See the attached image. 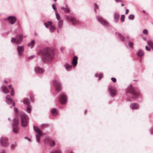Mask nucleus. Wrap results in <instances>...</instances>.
<instances>
[{
	"label": "nucleus",
	"mask_w": 153,
	"mask_h": 153,
	"mask_svg": "<svg viewBox=\"0 0 153 153\" xmlns=\"http://www.w3.org/2000/svg\"><path fill=\"white\" fill-rule=\"evenodd\" d=\"M16 144H12L11 146V149H14L16 147Z\"/></svg>",
	"instance_id": "nucleus-42"
},
{
	"label": "nucleus",
	"mask_w": 153,
	"mask_h": 153,
	"mask_svg": "<svg viewBox=\"0 0 153 153\" xmlns=\"http://www.w3.org/2000/svg\"><path fill=\"white\" fill-rule=\"evenodd\" d=\"M11 85H10V89H11V92L10 93V95L12 96H13L15 94L14 89L13 88H11Z\"/></svg>",
	"instance_id": "nucleus-31"
},
{
	"label": "nucleus",
	"mask_w": 153,
	"mask_h": 153,
	"mask_svg": "<svg viewBox=\"0 0 153 153\" xmlns=\"http://www.w3.org/2000/svg\"><path fill=\"white\" fill-rule=\"evenodd\" d=\"M143 13H145V12H146L145 11V10H143Z\"/></svg>",
	"instance_id": "nucleus-64"
},
{
	"label": "nucleus",
	"mask_w": 153,
	"mask_h": 153,
	"mask_svg": "<svg viewBox=\"0 0 153 153\" xmlns=\"http://www.w3.org/2000/svg\"><path fill=\"white\" fill-rule=\"evenodd\" d=\"M8 140L6 137H1L0 139V144L3 147H6L8 145Z\"/></svg>",
	"instance_id": "nucleus-10"
},
{
	"label": "nucleus",
	"mask_w": 153,
	"mask_h": 153,
	"mask_svg": "<svg viewBox=\"0 0 153 153\" xmlns=\"http://www.w3.org/2000/svg\"><path fill=\"white\" fill-rule=\"evenodd\" d=\"M19 120L18 118H15L14 119L12 125L13 132L15 134L17 133L19 130Z\"/></svg>",
	"instance_id": "nucleus-5"
},
{
	"label": "nucleus",
	"mask_w": 153,
	"mask_h": 153,
	"mask_svg": "<svg viewBox=\"0 0 153 153\" xmlns=\"http://www.w3.org/2000/svg\"><path fill=\"white\" fill-rule=\"evenodd\" d=\"M21 117V123L22 126H27L28 123V117L25 113L24 112H21L20 114Z\"/></svg>",
	"instance_id": "nucleus-3"
},
{
	"label": "nucleus",
	"mask_w": 153,
	"mask_h": 153,
	"mask_svg": "<svg viewBox=\"0 0 153 153\" xmlns=\"http://www.w3.org/2000/svg\"><path fill=\"white\" fill-rule=\"evenodd\" d=\"M103 75L101 73H100L99 74V78H102L103 77Z\"/></svg>",
	"instance_id": "nucleus-50"
},
{
	"label": "nucleus",
	"mask_w": 153,
	"mask_h": 153,
	"mask_svg": "<svg viewBox=\"0 0 153 153\" xmlns=\"http://www.w3.org/2000/svg\"><path fill=\"white\" fill-rule=\"evenodd\" d=\"M128 46L130 48H133V42L129 41L128 42Z\"/></svg>",
	"instance_id": "nucleus-38"
},
{
	"label": "nucleus",
	"mask_w": 153,
	"mask_h": 153,
	"mask_svg": "<svg viewBox=\"0 0 153 153\" xmlns=\"http://www.w3.org/2000/svg\"><path fill=\"white\" fill-rule=\"evenodd\" d=\"M94 7L95 8H96L97 9L99 8L98 6L95 3L94 4Z\"/></svg>",
	"instance_id": "nucleus-51"
},
{
	"label": "nucleus",
	"mask_w": 153,
	"mask_h": 153,
	"mask_svg": "<svg viewBox=\"0 0 153 153\" xmlns=\"http://www.w3.org/2000/svg\"><path fill=\"white\" fill-rule=\"evenodd\" d=\"M17 21V18L16 16H10V24H14Z\"/></svg>",
	"instance_id": "nucleus-16"
},
{
	"label": "nucleus",
	"mask_w": 153,
	"mask_h": 153,
	"mask_svg": "<svg viewBox=\"0 0 153 153\" xmlns=\"http://www.w3.org/2000/svg\"><path fill=\"white\" fill-rule=\"evenodd\" d=\"M40 51L42 55L43 60L45 62L51 61L54 56V51L48 47L41 50Z\"/></svg>",
	"instance_id": "nucleus-1"
},
{
	"label": "nucleus",
	"mask_w": 153,
	"mask_h": 153,
	"mask_svg": "<svg viewBox=\"0 0 153 153\" xmlns=\"http://www.w3.org/2000/svg\"><path fill=\"white\" fill-rule=\"evenodd\" d=\"M65 5V7H61V8L62 10H65V9H66V4Z\"/></svg>",
	"instance_id": "nucleus-54"
},
{
	"label": "nucleus",
	"mask_w": 153,
	"mask_h": 153,
	"mask_svg": "<svg viewBox=\"0 0 153 153\" xmlns=\"http://www.w3.org/2000/svg\"><path fill=\"white\" fill-rule=\"evenodd\" d=\"M44 25L46 28H48L49 27L48 25L46 23H44Z\"/></svg>",
	"instance_id": "nucleus-52"
},
{
	"label": "nucleus",
	"mask_w": 153,
	"mask_h": 153,
	"mask_svg": "<svg viewBox=\"0 0 153 153\" xmlns=\"http://www.w3.org/2000/svg\"><path fill=\"white\" fill-rule=\"evenodd\" d=\"M125 19V16L124 15H122L121 17V21L122 22L124 21Z\"/></svg>",
	"instance_id": "nucleus-39"
},
{
	"label": "nucleus",
	"mask_w": 153,
	"mask_h": 153,
	"mask_svg": "<svg viewBox=\"0 0 153 153\" xmlns=\"http://www.w3.org/2000/svg\"><path fill=\"white\" fill-rule=\"evenodd\" d=\"M147 43L149 46L153 49V41L152 40H149L147 41Z\"/></svg>",
	"instance_id": "nucleus-27"
},
{
	"label": "nucleus",
	"mask_w": 153,
	"mask_h": 153,
	"mask_svg": "<svg viewBox=\"0 0 153 153\" xmlns=\"http://www.w3.org/2000/svg\"><path fill=\"white\" fill-rule=\"evenodd\" d=\"M65 67L66 69L68 71H70L72 68V65L68 63H66L65 64Z\"/></svg>",
	"instance_id": "nucleus-23"
},
{
	"label": "nucleus",
	"mask_w": 153,
	"mask_h": 153,
	"mask_svg": "<svg viewBox=\"0 0 153 153\" xmlns=\"http://www.w3.org/2000/svg\"><path fill=\"white\" fill-rule=\"evenodd\" d=\"M23 102L25 104L28 105H30V102L29 99L27 98H25L23 100Z\"/></svg>",
	"instance_id": "nucleus-22"
},
{
	"label": "nucleus",
	"mask_w": 153,
	"mask_h": 153,
	"mask_svg": "<svg viewBox=\"0 0 153 153\" xmlns=\"http://www.w3.org/2000/svg\"><path fill=\"white\" fill-rule=\"evenodd\" d=\"M49 144L51 146L53 147L55 145V141L53 140H52L51 143H50Z\"/></svg>",
	"instance_id": "nucleus-36"
},
{
	"label": "nucleus",
	"mask_w": 153,
	"mask_h": 153,
	"mask_svg": "<svg viewBox=\"0 0 153 153\" xmlns=\"http://www.w3.org/2000/svg\"><path fill=\"white\" fill-rule=\"evenodd\" d=\"M18 54L19 56H22L24 51V47L23 46H18L17 48Z\"/></svg>",
	"instance_id": "nucleus-13"
},
{
	"label": "nucleus",
	"mask_w": 153,
	"mask_h": 153,
	"mask_svg": "<svg viewBox=\"0 0 153 153\" xmlns=\"http://www.w3.org/2000/svg\"><path fill=\"white\" fill-rule=\"evenodd\" d=\"M53 85L56 88L55 89V91H59L61 89L62 85L60 82L56 79H53L52 81Z\"/></svg>",
	"instance_id": "nucleus-8"
},
{
	"label": "nucleus",
	"mask_w": 153,
	"mask_h": 153,
	"mask_svg": "<svg viewBox=\"0 0 153 153\" xmlns=\"http://www.w3.org/2000/svg\"><path fill=\"white\" fill-rule=\"evenodd\" d=\"M59 100L62 104L66 103L67 102V98L65 93H62L59 97Z\"/></svg>",
	"instance_id": "nucleus-11"
},
{
	"label": "nucleus",
	"mask_w": 153,
	"mask_h": 153,
	"mask_svg": "<svg viewBox=\"0 0 153 153\" xmlns=\"http://www.w3.org/2000/svg\"><path fill=\"white\" fill-rule=\"evenodd\" d=\"M78 57L77 56H74L72 62V64L74 66H76L77 63Z\"/></svg>",
	"instance_id": "nucleus-18"
},
{
	"label": "nucleus",
	"mask_w": 153,
	"mask_h": 153,
	"mask_svg": "<svg viewBox=\"0 0 153 153\" xmlns=\"http://www.w3.org/2000/svg\"><path fill=\"white\" fill-rule=\"evenodd\" d=\"M52 139L50 137H47L44 139V142L45 144H50Z\"/></svg>",
	"instance_id": "nucleus-21"
},
{
	"label": "nucleus",
	"mask_w": 153,
	"mask_h": 153,
	"mask_svg": "<svg viewBox=\"0 0 153 153\" xmlns=\"http://www.w3.org/2000/svg\"><path fill=\"white\" fill-rule=\"evenodd\" d=\"M143 34L145 35H147L148 34V31L146 29H144L143 31Z\"/></svg>",
	"instance_id": "nucleus-41"
},
{
	"label": "nucleus",
	"mask_w": 153,
	"mask_h": 153,
	"mask_svg": "<svg viewBox=\"0 0 153 153\" xmlns=\"http://www.w3.org/2000/svg\"><path fill=\"white\" fill-rule=\"evenodd\" d=\"M146 49L147 51H150V48L149 47H148L147 46H146Z\"/></svg>",
	"instance_id": "nucleus-49"
},
{
	"label": "nucleus",
	"mask_w": 153,
	"mask_h": 153,
	"mask_svg": "<svg viewBox=\"0 0 153 153\" xmlns=\"http://www.w3.org/2000/svg\"><path fill=\"white\" fill-rule=\"evenodd\" d=\"M55 14L56 16V17L57 20L59 21H60V17L59 15V14L58 13L57 11H55Z\"/></svg>",
	"instance_id": "nucleus-34"
},
{
	"label": "nucleus",
	"mask_w": 153,
	"mask_h": 153,
	"mask_svg": "<svg viewBox=\"0 0 153 153\" xmlns=\"http://www.w3.org/2000/svg\"><path fill=\"white\" fill-rule=\"evenodd\" d=\"M52 8H53V9L55 11L56 10V6H55V4H53L52 5Z\"/></svg>",
	"instance_id": "nucleus-46"
},
{
	"label": "nucleus",
	"mask_w": 153,
	"mask_h": 153,
	"mask_svg": "<svg viewBox=\"0 0 153 153\" xmlns=\"http://www.w3.org/2000/svg\"><path fill=\"white\" fill-rule=\"evenodd\" d=\"M52 153H62V152L59 150H56L52 152Z\"/></svg>",
	"instance_id": "nucleus-40"
},
{
	"label": "nucleus",
	"mask_w": 153,
	"mask_h": 153,
	"mask_svg": "<svg viewBox=\"0 0 153 153\" xmlns=\"http://www.w3.org/2000/svg\"><path fill=\"white\" fill-rule=\"evenodd\" d=\"M130 108L133 110L138 109L139 108V106L137 104L134 103L130 105Z\"/></svg>",
	"instance_id": "nucleus-15"
},
{
	"label": "nucleus",
	"mask_w": 153,
	"mask_h": 153,
	"mask_svg": "<svg viewBox=\"0 0 153 153\" xmlns=\"http://www.w3.org/2000/svg\"><path fill=\"white\" fill-rule=\"evenodd\" d=\"M33 128L34 130L36 132V141L38 143H39L40 137L42 136V132L39 128L37 126H34Z\"/></svg>",
	"instance_id": "nucleus-4"
},
{
	"label": "nucleus",
	"mask_w": 153,
	"mask_h": 153,
	"mask_svg": "<svg viewBox=\"0 0 153 153\" xmlns=\"http://www.w3.org/2000/svg\"><path fill=\"white\" fill-rule=\"evenodd\" d=\"M48 126V125L47 124H43L41 125V127L42 128L43 127H47Z\"/></svg>",
	"instance_id": "nucleus-43"
},
{
	"label": "nucleus",
	"mask_w": 153,
	"mask_h": 153,
	"mask_svg": "<svg viewBox=\"0 0 153 153\" xmlns=\"http://www.w3.org/2000/svg\"><path fill=\"white\" fill-rule=\"evenodd\" d=\"M120 15L118 13H115L114 14V20L115 22H117L119 18Z\"/></svg>",
	"instance_id": "nucleus-19"
},
{
	"label": "nucleus",
	"mask_w": 153,
	"mask_h": 153,
	"mask_svg": "<svg viewBox=\"0 0 153 153\" xmlns=\"http://www.w3.org/2000/svg\"><path fill=\"white\" fill-rule=\"evenodd\" d=\"M129 12V10L128 9H127L126 10L125 14H127Z\"/></svg>",
	"instance_id": "nucleus-56"
},
{
	"label": "nucleus",
	"mask_w": 153,
	"mask_h": 153,
	"mask_svg": "<svg viewBox=\"0 0 153 153\" xmlns=\"http://www.w3.org/2000/svg\"><path fill=\"white\" fill-rule=\"evenodd\" d=\"M126 94L128 100H130V98L138 97L140 95V92L137 88H134L131 85L126 89Z\"/></svg>",
	"instance_id": "nucleus-2"
},
{
	"label": "nucleus",
	"mask_w": 153,
	"mask_h": 153,
	"mask_svg": "<svg viewBox=\"0 0 153 153\" xmlns=\"http://www.w3.org/2000/svg\"><path fill=\"white\" fill-rule=\"evenodd\" d=\"M5 151L4 150H2L1 152H0V153H5Z\"/></svg>",
	"instance_id": "nucleus-59"
},
{
	"label": "nucleus",
	"mask_w": 153,
	"mask_h": 153,
	"mask_svg": "<svg viewBox=\"0 0 153 153\" xmlns=\"http://www.w3.org/2000/svg\"><path fill=\"white\" fill-rule=\"evenodd\" d=\"M35 73L38 74H41L44 72V70L39 67H37L35 68Z\"/></svg>",
	"instance_id": "nucleus-14"
},
{
	"label": "nucleus",
	"mask_w": 153,
	"mask_h": 153,
	"mask_svg": "<svg viewBox=\"0 0 153 153\" xmlns=\"http://www.w3.org/2000/svg\"><path fill=\"white\" fill-rule=\"evenodd\" d=\"M117 33V35H118V37H119V39L121 40L122 41H124L125 40V38L119 33Z\"/></svg>",
	"instance_id": "nucleus-28"
},
{
	"label": "nucleus",
	"mask_w": 153,
	"mask_h": 153,
	"mask_svg": "<svg viewBox=\"0 0 153 153\" xmlns=\"http://www.w3.org/2000/svg\"><path fill=\"white\" fill-rule=\"evenodd\" d=\"M53 115L55 116L58 113V111L57 109L56 108H53L51 110V111Z\"/></svg>",
	"instance_id": "nucleus-20"
},
{
	"label": "nucleus",
	"mask_w": 153,
	"mask_h": 153,
	"mask_svg": "<svg viewBox=\"0 0 153 153\" xmlns=\"http://www.w3.org/2000/svg\"><path fill=\"white\" fill-rule=\"evenodd\" d=\"M6 19L7 20L8 22H10V16H9L8 17L7 19H6V18L4 19L5 20H6Z\"/></svg>",
	"instance_id": "nucleus-53"
},
{
	"label": "nucleus",
	"mask_w": 153,
	"mask_h": 153,
	"mask_svg": "<svg viewBox=\"0 0 153 153\" xmlns=\"http://www.w3.org/2000/svg\"><path fill=\"white\" fill-rule=\"evenodd\" d=\"M8 33H9V32H7L6 33H5L4 34H2V36H5V35H8Z\"/></svg>",
	"instance_id": "nucleus-58"
},
{
	"label": "nucleus",
	"mask_w": 153,
	"mask_h": 153,
	"mask_svg": "<svg viewBox=\"0 0 153 153\" xmlns=\"http://www.w3.org/2000/svg\"><path fill=\"white\" fill-rule=\"evenodd\" d=\"M35 57V56H34V55L31 56H29V57H28V59H31L34 58Z\"/></svg>",
	"instance_id": "nucleus-48"
},
{
	"label": "nucleus",
	"mask_w": 153,
	"mask_h": 153,
	"mask_svg": "<svg viewBox=\"0 0 153 153\" xmlns=\"http://www.w3.org/2000/svg\"><path fill=\"white\" fill-rule=\"evenodd\" d=\"M96 18L97 21L104 26H107L109 25L108 22L104 19L101 16H97Z\"/></svg>",
	"instance_id": "nucleus-7"
},
{
	"label": "nucleus",
	"mask_w": 153,
	"mask_h": 153,
	"mask_svg": "<svg viewBox=\"0 0 153 153\" xmlns=\"http://www.w3.org/2000/svg\"><path fill=\"white\" fill-rule=\"evenodd\" d=\"M108 89L110 96L112 97H114L117 93L116 89L111 86H108Z\"/></svg>",
	"instance_id": "nucleus-12"
},
{
	"label": "nucleus",
	"mask_w": 153,
	"mask_h": 153,
	"mask_svg": "<svg viewBox=\"0 0 153 153\" xmlns=\"http://www.w3.org/2000/svg\"><path fill=\"white\" fill-rule=\"evenodd\" d=\"M137 55L138 56L141 57L144 55V53L142 50H140L138 51V52H137Z\"/></svg>",
	"instance_id": "nucleus-24"
},
{
	"label": "nucleus",
	"mask_w": 153,
	"mask_h": 153,
	"mask_svg": "<svg viewBox=\"0 0 153 153\" xmlns=\"http://www.w3.org/2000/svg\"><path fill=\"white\" fill-rule=\"evenodd\" d=\"M6 102L8 104H10V95H7L6 97Z\"/></svg>",
	"instance_id": "nucleus-29"
},
{
	"label": "nucleus",
	"mask_w": 153,
	"mask_h": 153,
	"mask_svg": "<svg viewBox=\"0 0 153 153\" xmlns=\"http://www.w3.org/2000/svg\"><path fill=\"white\" fill-rule=\"evenodd\" d=\"M66 9H65L64 10V12L65 13H70V10L69 8L68 7L67 5V4H66Z\"/></svg>",
	"instance_id": "nucleus-32"
},
{
	"label": "nucleus",
	"mask_w": 153,
	"mask_h": 153,
	"mask_svg": "<svg viewBox=\"0 0 153 153\" xmlns=\"http://www.w3.org/2000/svg\"><path fill=\"white\" fill-rule=\"evenodd\" d=\"M14 111L15 113L18 112V110L17 109V108L15 107H14Z\"/></svg>",
	"instance_id": "nucleus-45"
},
{
	"label": "nucleus",
	"mask_w": 153,
	"mask_h": 153,
	"mask_svg": "<svg viewBox=\"0 0 153 153\" xmlns=\"http://www.w3.org/2000/svg\"><path fill=\"white\" fill-rule=\"evenodd\" d=\"M111 79L114 82H116V79L115 78L112 77Z\"/></svg>",
	"instance_id": "nucleus-47"
},
{
	"label": "nucleus",
	"mask_w": 153,
	"mask_h": 153,
	"mask_svg": "<svg viewBox=\"0 0 153 153\" xmlns=\"http://www.w3.org/2000/svg\"><path fill=\"white\" fill-rule=\"evenodd\" d=\"M35 45V41L34 40H32L27 45L28 46L31 48L33 47Z\"/></svg>",
	"instance_id": "nucleus-26"
},
{
	"label": "nucleus",
	"mask_w": 153,
	"mask_h": 153,
	"mask_svg": "<svg viewBox=\"0 0 153 153\" xmlns=\"http://www.w3.org/2000/svg\"><path fill=\"white\" fill-rule=\"evenodd\" d=\"M23 38L21 35H17L15 38H12L11 42L12 43H15L16 44H20L22 41Z\"/></svg>",
	"instance_id": "nucleus-6"
},
{
	"label": "nucleus",
	"mask_w": 153,
	"mask_h": 153,
	"mask_svg": "<svg viewBox=\"0 0 153 153\" xmlns=\"http://www.w3.org/2000/svg\"><path fill=\"white\" fill-rule=\"evenodd\" d=\"M11 102L12 105L13 107H15V103L13 101V100L12 99L10 98V104H11Z\"/></svg>",
	"instance_id": "nucleus-37"
},
{
	"label": "nucleus",
	"mask_w": 153,
	"mask_h": 153,
	"mask_svg": "<svg viewBox=\"0 0 153 153\" xmlns=\"http://www.w3.org/2000/svg\"><path fill=\"white\" fill-rule=\"evenodd\" d=\"M48 22L49 24L50 25H51L52 24V22L51 21H48Z\"/></svg>",
	"instance_id": "nucleus-57"
},
{
	"label": "nucleus",
	"mask_w": 153,
	"mask_h": 153,
	"mask_svg": "<svg viewBox=\"0 0 153 153\" xmlns=\"http://www.w3.org/2000/svg\"><path fill=\"white\" fill-rule=\"evenodd\" d=\"M114 0L117 2H122V0Z\"/></svg>",
	"instance_id": "nucleus-55"
},
{
	"label": "nucleus",
	"mask_w": 153,
	"mask_h": 153,
	"mask_svg": "<svg viewBox=\"0 0 153 153\" xmlns=\"http://www.w3.org/2000/svg\"><path fill=\"white\" fill-rule=\"evenodd\" d=\"M56 28L55 27L53 26H51L50 27V31L51 33L53 32L55 30Z\"/></svg>",
	"instance_id": "nucleus-30"
},
{
	"label": "nucleus",
	"mask_w": 153,
	"mask_h": 153,
	"mask_svg": "<svg viewBox=\"0 0 153 153\" xmlns=\"http://www.w3.org/2000/svg\"><path fill=\"white\" fill-rule=\"evenodd\" d=\"M65 18L68 22H71L73 25L78 24L79 22L78 21L76 20L74 17L73 16H65Z\"/></svg>",
	"instance_id": "nucleus-9"
},
{
	"label": "nucleus",
	"mask_w": 153,
	"mask_h": 153,
	"mask_svg": "<svg viewBox=\"0 0 153 153\" xmlns=\"http://www.w3.org/2000/svg\"><path fill=\"white\" fill-rule=\"evenodd\" d=\"M96 9L97 8H94V11H95V13H96V12H97Z\"/></svg>",
	"instance_id": "nucleus-62"
},
{
	"label": "nucleus",
	"mask_w": 153,
	"mask_h": 153,
	"mask_svg": "<svg viewBox=\"0 0 153 153\" xmlns=\"http://www.w3.org/2000/svg\"><path fill=\"white\" fill-rule=\"evenodd\" d=\"M95 76L96 77H98V75L97 74H95Z\"/></svg>",
	"instance_id": "nucleus-60"
},
{
	"label": "nucleus",
	"mask_w": 153,
	"mask_h": 153,
	"mask_svg": "<svg viewBox=\"0 0 153 153\" xmlns=\"http://www.w3.org/2000/svg\"><path fill=\"white\" fill-rule=\"evenodd\" d=\"M150 132L151 134L153 135V127H152L150 129Z\"/></svg>",
	"instance_id": "nucleus-44"
},
{
	"label": "nucleus",
	"mask_w": 153,
	"mask_h": 153,
	"mask_svg": "<svg viewBox=\"0 0 153 153\" xmlns=\"http://www.w3.org/2000/svg\"><path fill=\"white\" fill-rule=\"evenodd\" d=\"M1 89L2 92L4 94H6L9 92L7 88L4 85H2L1 87Z\"/></svg>",
	"instance_id": "nucleus-17"
},
{
	"label": "nucleus",
	"mask_w": 153,
	"mask_h": 153,
	"mask_svg": "<svg viewBox=\"0 0 153 153\" xmlns=\"http://www.w3.org/2000/svg\"><path fill=\"white\" fill-rule=\"evenodd\" d=\"M124 4H121V6H122V7L123 6H124Z\"/></svg>",
	"instance_id": "nucleus-63"
},
{
	"label": "nucleus",
	"mask_w": 153,
	"mask_h": 153,
	"mask_svg": "<svg viewBox=\"0 0 153 153\" xmlns=\"http://www.w3.org/2000/svg\"><path fill=\"white\" fill-rule=\"evenodd\" d=\"M143 39L144 40H146V37H143Z\"/></svg>",
	"instance_id": "nucleus-61"
},
{
	"label": "nucleus",
	"mask_w": 153,
	"mask_h": 153,
	"mask_svg": "<svg viewBox=\"0 0 153 153\" xmlns=\"http://www.w3.org/2000/svg\"><path fill=\"white\" fill-rule=\"evenodd\" d=\"M63 21L62 20H60L58 24L57 29H60L62 28L63 25Z\"/></svg>",
	"instance_id": "nucleus-25"
},
{
	"label": "nucleus",
	"mask_w": 153,
	"mask_h": 153,
	"mask_svg": "<svg viewBox=\"0 0 153 153\" xmlns=\"http://www.w3.org/2000/svg\"><path fill=\"white\" fill-rule=\"evenodd\" d=\"M134 16L133 14H131L128 16V19L130 20H132L134 18Z\"/></svg>",
	"instance_id": "nucleus-35"
},
{
	"label": "nucleus",
	"mask_w": 153,
	"mask_h": 153,
	"mask_svg": "<svg viewBox=\"0 0 153 153\" xmlns=\"http://www.w3.org/2000/svg\"><path fill=\"white\" fill-rule=\"evenodd\" d=\"M26 111L28 113H30L31 111V106L30 105H28L27 107Z\"/></svg>",
	"instance_id": "nucleus-33"
}]
</instances>
